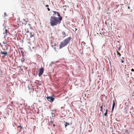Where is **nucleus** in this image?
I'll return each instance as SVG.
<instances>
[{
	"instance_id": "nucleus-36",
	"label": "nucleus",
	"mask_w": 134,
	"mask_h": 134,
	"mask_svg": "<svg viewBox=\"0 0 134 134\" xmlns=\"http://www.w3.org/2000/svg\"><path fill=\"white\" fill-rule=\"evenodd\" d=\"M58 61H59V62H59V63H60L61 62V60H58Z\"/></svg>"
},
{
	"instance_id": "nucleus-24",
	"label": "nucleus",
	"mask_w": 134,
	"mask_h": 134,
	"mask_svg": "<svg viewBox=\"0 0 134 134\" xmlns=\"http://www.w3.org/2000/svg\"><path fill=\"white\" fill-rule=\"evenodd\" d=\"M127 109H128V108H127V107H126L125 108V110H127Z\"/></svg>"
},
{
	"instance_id": "nucleus-39",
	"label": "nucleus",
	"mask_w": 134,
	"mask_h": 134,
	"mask_svg": "<svg viewBox=\"0 0 134 134\" xmlns=\"http://www.w3.org/2000/svg\"><path fill=\"white\" fill-rule=\"evenodd\" d=\"M30 29H32V27H31V26H30Z\"/></svg>"
},
{
	"instance_id": "nucleus-2",
	"label": "nucleus",
	"mask_w": 134,
	"mask_h": 134,
	"mask_svg": "<svg viewBox=\"0 0 134 134\" xmlns=\"http://www.w3.org/2000/svg\"><path fill=\"white\" fill-rule=\"evenodd\" d=\"M71 38V37H69L65 39L64 41L61 42L59 45V48L61 49L66 46L70 42Z\"/></svg>"
},
{
	"instance_id": "nucleus-52",
	"label": "nucleus",
	"mask_w": 134,
	"mask_h": 134,
	"mask_svg": "<svg viewBox=\"0 0 134 134\" xmlns=\"http://www.w3.org/2000/svg\"><path fill=\"white\" fill-rule=\"evenodd\" d=\"M34 47H32V49H34Z\"/></svg>"
},
{
	"instance_id": "nucleus-21",
	"label": "nucleus",
	"mask_w": 134,
	"mask_h": 134,
	"mask_svg": "<svg viewBox=\"0 0 134 134\" xmlns=\"http://www.w3.org/2000/svg\"><path fill=\"white\" fill-rule=\"evenodd\" d=\"M119 4H116V5L115 7H116V8H118L119 7Z\"/></svg>"
},
{
	"instance_id": "nucleus-35",
	"label": "nucleus",
	"mask_w": 134,
	"mask_h": 134,
	"mask_svg": "<svg viewBox=\"0 0 134 134\" xmlns=\"http://www.w3.org/2000/svg\"><path fill=\"white\" fill-rule=\"evenodd\" d=\"M59 62V61H58H58H56L55 62V63H58V62Z\"/></svg>"
},
{
	"instance_id": "nucleus-48",
	"label": "nucleus",
	"mask_w": 134,
	"mask_h": 134,
	"mask_svg": "<svg viewBox=\"0 0 134 134\" xmlns=\"http://www.w3.org/2000/svg\"><path fill=\"white\" fill-rule=\"evenodd\" d=\"M28 25L29 26H30L31 25L30 24H28Z\"/></svg>"
},
{
	"instance_id": "nucleus-27",
	"label": "nucleus",
	"mask_w": 134,
	"mask_h": 134,
	"mask_svg": "<svg viewBox=\"0 0 134 134\" xmlns=\"http://www.w3.org/2000/svg\"><path fill=\"white\" fill-rule=\"evenodd\" d=\"M131 71L132 72H133L134 71V69H131Z\"/></svg>"
},
{
	"instance_id": "nucleus-50",
	"label": "nucleus",
	"mask_w": 134,
	"mask_h": 134,
	"mask_svg": "<svg viewBox=\"0 0 134 134\" xmlns=\"http://www.w3.org/2000/svg\"><path fill=\"white\" fill-rule=\"evenodd\" d=\"M66 7V5H65V6H63V7Z\"/></svg>"
},
{
	"instance_id": "nucleus-14",
	"label": "nucleus",
	"mask_w": 134,
	"mask_h": 134,
	"mask_svg": "<svg viewBox=\"0 0 134 134\" xmlns=\"http://www.w3.org/2000/svg\"><path fill=\"white\" fill-rule=\"evenodd\" d=\"M21 53L22 54V57H24V52L22 51H21Z\"/></svg>"
},
{
	"instance_id": "nucleus-25",
	"label": "nucleus",
	"mask_w": 134,
	"mask_h": 134,
	"mask_svg": "<svg viewBox=\"0 0 134 134\" xmlns=\"http://www.w3.org/2000/svg\"><path fill=\"white\" fill-rule=\"evenodd\" d=\"M0 74L1 75H2V74H3V72H2V71H0Z\"/></svg>"
},
{
	"instance_id": "nucleus-58",
	"label": "nucleus",
	"mask_w": 134,
	"mask_h": 134,
	"mask_svg": "<svg viewBox=\"0 0 134 134\" xmlns=\"http://www.w3.org/2000/svg\"><path fill=\"white\" fill-rule=\"evenodd\" d=\"M104 107H105V105H104Z\"/></svg>"
},
{
	"instance_id": "nucleus-45",
	"label": "nucleus",
	"mask_w": 134,
	"mask_h": 134,
	"mask_svg": "<svg viewBox=\"0 0 134 134\" xmlns=\"http://www.w3.org/2000/svg\"><path fill=\"white\" fill-rule=\"evenodd\" d=\"M53 126H55V124H53Z\"/></svg>"
},
{
	"instance_id": "nucleus-40",
	"label": "nucleus",
	"mask_w": 134,
	"mask_h": 134,
	"mask_svg": "<svg viewBox=\"0 0 134 134\" xmlns=\"http://www.w3.org/2000/svg\"><path fill=\"white\" fill-rule=\"evenodd\" d=\"M26 32L27 33H28L29 32V31L28 30V31H27Z\"/></svg>"
},
{
	"instance_id": "nucleus-37",
	"label": "nucleus",
	"mask_w": 134,
	"mask_h": 134,
	"mask_svg": "<svg viewBox=\"0 0 134 134\" xmlns=\"http://www.w3.org/2000/svg\"><path fill=\"white\" fill-rule=\"evenodd\" d=\"M48 6H49V5H46V7H48Z\"/></svg>"
},
{
	"instance_id": "nucleus-13",
	"label": "nucleus",
	"mask_w": 134,
	"mask_h": 134,
	"mask_svg": "<svg viewBox=\"0 0 134 134\" xmlns=\"http://www.w3.org/2000/svg\"><path fill=\"white\" fill-rule=\"evenodd\" d=\"M62 34L63 36H64V37H65V36H66V34L64 31H63L62 32Z\"/></svg>"
},
{
	"instance_id": "nucleus-10",
	"label": "nucleus",
	"mask_w": 134,
	"mask_h": 134,
	"mask_svg": "<svg viewBox=\"0 0 134 134\" xmlns=\"http://www.w3.org/2000/svg\"><path fill=\"white\" fill-rule=\"evenodd\" d=\"M113 105H112V107H114L115 106V101L114 100H113Z\"/></svg>"
},
{
	"instance_id": "nucleus-33",
	"label": "nucleus",
	"mask_w": 134,
	"mask_h": 134,
	"mask_svg": "<svg viewBox=\"0 0 134 134\" xmlns=\"http://www.w3.org/2000/svg\"><path fill=\"white\" fill-rule=\"evenodd\" d=\"M47 9L49 11H50V9L48 7V8H47Z\"/></svg>"
},
{
	"instance_id": "nucleus-59",
	"label": "nucleus",
	"mask_w": 134,
	"mask_h": 134,
	"mask_svg": "<svg viewBox=\"0 0 134 134\" xmlns=\"http://www.w3.org/2000/svg\"><path fill=\"white\" fill-rule=\"evenodd\" d=\"M29 47H30V46H29ZM29 48H30V47H29Z\"/></svg>"
},
{
	"instance_id": "nucleus-47",
	"label": "nucleus",
	"mask_w": 134,
	"mask_h": 134,
	"mask_svg": "<svg viewBox=\"0 0 134 134\" xmlns=\"http://www.w3.org/2000/svg\"><path fill=\"white\" fill-rule=\"evenodd\" d=\"M24 24H25V25H26L27 24V23H24Z\"/></svg>"
},
{
	"instance_id": "nucleus-26",
	"label": "nucleus",
	"mask_w": 134,
	"mask_h": 134,
	"mask_svg": "<svg viewBox=\"0 0 134 134\" xmlns=\"http://www.w3.org/2000/svg\"><path fill=\"white\" fill-rule=\"evenodd\" d=\"M121 49V47L120 46V47L118 48V50L119 51H120V49Z\"/></svg>"
},
{
	"instance_id": "nucleus-56",
	"label": "nucleus",
	"mask_w": 134,
	"mask_h": 134,
	"mask_svg": "<svg viewBox=\"0 0 134 134\" xmlns=\"http://www.w3.org/2000/svg\"><path fill=\"white\" fill-rule=\"evenodd\" d=\"M122 58H123V59H124V58L122 57Z\"/></svg>"
},
{
	"instance_id": "nucleus-5",
	"label": "nucleus",
	"mask_w": 134,
	"mask_h": 134,
	"mask_svg": "<svg viewBox=\"0 0 134 134\" xmlns=\"http://www.w3.org/2000/svg\"><path fill=\"white\" fill-rule=\"evenodd\" d=\"M1 54L4 55V56H2V57H4L7 54L8 52L7 51H5L4 52H3L1 51Z\"/></svg>"
},
{
	"instance_id": "nucleus-32",
	"label": "nucleus",
	"mask_w": 134,
	"mask_h": 134,
	"mask_svg": "<svg viewBox=\"0 0 134 134\" xmlns=\"http://www.w3.org/2000/svg\"><path fill=\"white\" fill-rule=\"evenodd\" d=\"M108 109H106V112L108 113Z\"/></svg>"
},
{
	"instance_id": "nucleus-22",
	"label": "nucleus",
	"mask_w": 134,
	"mask_h": 134,
	"mask_svg": "<svg viewBox=\"0 0 134 134\" xmlns=\"http://www.w3.org/2000/svg\"><path fill=\"white\" fill-rule=\"evenodd\" d=\"M53 13H54V14L55 15L56 14H57V12H55V11H53Z\"/></svg>"
},
{
	"instance_id": "nucleus-34",
	"label": "nucleus",
	"mask_w": 134,
	"mask_h": 134,
	"mask_svg": "<svg viewBox=\"0 0 134 134\" xmlns=\"http://www.w3.org/2000/svg\"><path fill=\"white\" fill-rule=\"evenodd\" d=\"M121 62L122 63H124V61L123 60H122L121 61Z\"/></svg>"
},
{
	"instance_id": "nucleus-18",
	"label": "nucleus",
	"mask_w": 134,
	"mask_h": 134,
	"mask_svg": "<svg viewBox=\"0 0 134 134\" xmlns=\"http://www.w3.org/2000/svg\"><path fill=\"white\" fill-rule=\"evenodd\" d=\"M5 32L6 34H7V32H8V30H7V29H5Z\"/></svg>"
},
{
	"instance_id": "nucleus-55",
	"label": "nucleus",
	"mask_w": 134,
	"mask_h": 134,
	"mask_svg": "<svg viewBox=\"0 0 134 134\" xmlns=\"http://www.w3.org/2000/svg\"><path fill=\"white\" fill-rule=\"evenodd\" d=\"M0 45H1V43H0Z\"/></svg>"
},
{
	"instance_id": "nucleus-4",
	"label": "nucleus",
	"mask_w": 134,
	"mask_h": 134,
	"mask_svg": "<svg viewBox=\"0 0 134 134\" xmlns=\"http://www.w3.org/2000/svg\"><path fill=\"white\" fill-rule=\"evenodd\" d=\"M44 72V70L42 68L40 69L39 72L38 74V76L39 77L42 75Z\"/></svg>"
},
{
	"instance_id": "nucleus-28",
	"label": "nucleus",
	"mask_w": 134,
	"mask_h": 134,
	"mask_svg": "<svg viewBox=\"0 0 134 134\" xmlns=\"http://www.w3.org/2000/svg\"><path fill=\"white\" fill-rule=\"evenodd\" d=\"M102 107H103V104H102V106H100V109H103V108H102Z\"/></svg>"
},
{
	"instance_id": "nucleus-19",
	"label": "nucleus",
	"mask_w": 134,
	"mask_h": 134,
	"mask_svg": "<svg viewBox=\"0 0 134 134\" xmlns=\"http://www.w3.org/2000/svg\"><path fill=\"white\" fill-rule=\"evenodd\" d=\"M53 63V62H52L51 63L49 64V66H52V64Z\"/></svg>"
},
{
	"instance_id": "nucleus-30",
	"label": "nucleus",
	"mask_w": 134,
	"mask_h": 134,
	"mask_svg": "<svg viewBox=\"0 0 134 134\" xmlns=\"http://www.w3.org/2000/svg\"><path fill=\"white\" fill-rule=\"evenodd\" d=\"M4 24H3V26H4V28H6V26L4 25Z\"/></svg>"
},
{
	"instance_id": "nucleus-8",
	"label": "nucleus",
	"mask_w": 134,
	"mask_h": 134,
	"mask_svg": "<svg viewBox=\"0 0 134 134\" xmlns=\"http://www.w3.org/2000/svg\"><path fill=\"white\" fill-rule=\"evenodd\" d=\"M30 38H31L32 37H33L34 36V34L33 33L31 32L30 33Z\"/></svg>"
},
{
	"instance_id": "nucleus-6",
	"label": "nucleus",
	"mask_w": 134,
	"mask_h": 134,
	"mask_svg": "<svg viewBox=\"0 0 134 134\" xmlns=\"http://www.w3.org/2000/svg\"><path fill=\"white\" fill-rule=\"evenodd\" d=\"M71 123L70 124L69 123L66 122V123L65 124V127L66 128V126H67L68 125H71Z\"/></svg>"
},
{
	"instance_id": "nucleus-1",
	"label": "nucleus",
	"mask_w": 134,
	"mask_h": 134,
	"mask_svg": "<svg viewBox=\"0 0 134 134\" xmlns=\"http://www.w3.org/2000/svg\"><path fill=\"white\" fill-rule=\"evenodd\" d=\"M62 20V19L61 17L57 18L54 16H51L49 23L52 26H56L58 24H59Z\"/></svg>"
},
{
	"instance_id": "nucleus-3",
	"label": "nucleus",
	"mask_w": 134,
	"mask_h": 134,
	"mask_svg": "<svg viewBox=\"0 0 134 134\" xmlns=\"http://www.w3.org/2000/svg\"><path fill=\"white\" fill-rule=\"evenodd\" d=\"M46 98L47 100L51 103L53 102L55 99V98L53 97V96L47 97Z\"/></svg>"
},
{
	"instance_id": "nucleus-17",
	"label": "nucleus",
	"mask_w": 134,
	"mask_h": 134,
	"mask_svg": "<svg viewBox=\"0 0 134 134\" xmlns=\"http://www.w3.org/2000/svg\"><path fill=\"white\" fill-rule=\"evenodd\" d=\"M114 107H112L111 110V113H112L114 110Z\"/></svg>"
},
{
	"instance_id": "nucleus-12",
	"label": "nucleus",
	"mask_w": 134,
	"mask_h": 134,
	"mask_svg": "<svg viewBox=\"0 0 134 134\" xmlns=\"http://www.w3.org/2000/svg\"><path fill=\"white\" fill-rule=\"evenodd\" d=\"M116 52H117V55H119V57H120L121 55L120 53L118 51H116Z\"/></svg>"
},
{
	"instance_id": "nucleus-11",
	"label": "nucleus",
	"mask_w": 134,
	"mask_h": 134,
	"mask_svg": "<svg viewBox=\"0 0 134 134\" xmlns=\"http://www.w3.org/2000/svg\"><path fill=\"white\" fill-rule=\"evenodd\" d=\"M8 108H9L10 109H12V105H9L8 106Z\"/></svg>"
},
{
	"instance_id": "nucleus-43",
	"label": "nucleus",
	"mask_w": 134,
	"mask_h": 134,
	"mask_svg": "<svg viewBox=\"0 0 134 134\" xmlns=\"http://www.w3.org/2000/svg\"><path fill=\"white\" fill-rule=\"evenodd\" d=\"M24 21H25V22H27V21H26L25 19L24 20Z\"/></svg>"
},
{
	"instance_id": "nucleus-53",
	"label": "nucleus",
	"mask_w": 134,
	"mask_h": 134,
	"mask_svg": "<svg viewBox=\"0 0 134 134\" xmlns=\"http://www.w3.org/2000/svg\"><path fill=\"white\" fill-rule=\"evenodd\" d=\"M90 48V47H88L87 48V49H88V48Z\"/></svg>"
},
{
	"instance_id": "nucleus-7",
	"label": "nucleus",
	"mask_w": 134,
	"mask_h": 134,
	"mask_svg": "<svg viewBox=\"0 0 134 134\" xmlns=\"http://www.w3.org/2000/svg\"><path fill=\"white\" fill-rule=\"evenodd\" d=\"M57 15L59 17L58 18H60L61 17V18L62 19V16H60V14L59 12H57Z\"/></svg>"
},
{
	"instance_id": "nucleus-51",
	"label": "nucleus",
	"mask_w": 134,
	"mask_h": 134,
	"mask_svg": "<svg viewBox=\"0 0 134 134\" xmlns=\"http://www.w3.org/2000/svg\"><path fill=\"white\" fill-rule=\"evenodd\" d=\"M3 43H4V44H5V43L4 41L3 42Z\"/></svg>"
},
{
	"instance_id": "nucleus-15",
	"label": "nucleus",
	"mask_w": 134,
	"mask_h": 134,
	"mask_svg": "<svg viewBox=\"0 0 134 134\" xmlns=\"http://www.w3.org/2000/svg\"><path fill=\"white\" fill-rule=\"evenodd\" d=\"M18 128H19V127H20L21 129H22L23 128V127L21 126V125H19L18 126Z\"/></svg>"
},
{
	"instance_id": "nucleus-54",
	"label": "nucleus",
	"mask_w": 134,
	"mask_h": 134,
	"mask_svg": "<svg viewBox=\"0 0 134 134\" xmlns=\"http://www.w3.org/2000/svg\"><path fill=\"white\" fill-rule=\"evenodd\" d=\"M53 113H52V115H53Z\"/></svg>"
},
{
	"instance_id": "nucleus-41",
	"label": "nucleus",
	"mask_w": 134,
	"mask_h": 134,
	"mask_svg": "<svg viewBox=\"0 0 134 134\" xmlns=\"http://www.w3.org/2000/svg\"><path fill=\"white\" fill-rule=\"evenodd\" d=\"M128 7V9H129L130 8V7H129V6H127Z\"/></svg>"
},
{
	"instance_id": "nucleus-29",
	"label": "nucleus",
	"mask_w": 134,
	"mask_h": 134,
	"mask_svg": "<svg viewBox=\"0 0 134 134\" xmlns=\"http://www.w3.org/2000/svg\"><path fill=\"white\" fill-rule=\"evenodd\" d=\"M77 30V29L76 28L75 29V31L74 30V31H75Z\"/></svg>"
},
{
	"instance_id": "nucleus-38",
	"label": "nucleus",
	"mask_w": 134,
	"mask_h": 134,
	"mask_svg": "<svg viewBox=\"0 0 134 134\" xmlns=\"http://www.w3.org/2000/svg\"><path fill=\"white\" fill-rule=\"evenodd\" d=\"M50 122L51 123H53V121H50Z\"/></svg>"
},
{
	"instance_id": "nucleus-20",
	"label": "nucleus",
	"mask_w": 134,
	"mask_h": 134,
	"mask_svg": "<svg viewBox=\"0 0 134 134\" xmlns=\"http://www.w3.org/2000/svg\"><path fill=\"white\" fill-rule=\"evenodd\" d=\"M4 17L7 16V15L6 13L5 12L4 13Z\"/></svg>"
},
{
	"instance_id": "nucleus-49",
	"label": "nucleus",
	"mask_w": 134,
	"mask_h": 134,
	"mask_svg": "<svg viewBox=\"0 0 134 134\" xmlns=\"http://www.w3.org/2000/svg\"><path fill=\"white\" fill-rule=\"evenodd\" d=\"M53 48L55 49V47H53Z\"/></svg>"
},
{
	"instance_id": "nucleus-16",
	"label": "nucleus",
	"mask_w": 134,
	"mask_h": 134,
	"mask_svg": "<svg viewBox=\"0 0 134 134\" xmlns=\"http://www.w3.org/2000/svg\"><path fill=\"white\" fill-rule=\"evenodd\" d=\"M104 115L105 116H108V113L105 112Z\"/></svg>"
},
{
	"instance_id": "nucleus-9",
	"label": "nucleus",
	"mask_w": 134,
	"mask_h": 134,
	"mask_svg": "<svg viewBox=\"0 0 134 134\" xmlns=\"http://www.w3.org/2000/svg\"><path fill=\"white\" fill-rule=\"evenodd\" d=\"M23 58H22V59H21V61L22 63H23V62H24L25 61V59L24 58V57H22Z\"/></svg>"
},
{
	"instance_id": "nucleus-44",
	"label": "nucleus",
	"mask_w": 134,
	"mask_h": 134,
	"mask_svg": "<svg viewBox=\"0 0 134 134\" xmlns=\"http://www.w3.org/2000/svg\"><path fill=\"white\" fill-rule=\"evenodd\" d=\"M109 64L110 65H111V62L110 61H109Z\"/></svg>"
},
{
	"instance_id": "nucleus-57",
	"label": "nucleus",
	"mask_w": 134,
	"mask_h": 134,
	"mask_svg": "<svg viewBox=\"0 0 134 134\" xmlns=\"http://www.w3.org/2000/svg\"><path fill=\"white\" fill-rule=\"evenodd\" d=\"M54 46H55V44Z\"/></svg>"
},
{
	"instance_id": "nucleus-42",
	"label": "nucleus",
	"mask_w": 134,
	"mask_h": 134,
	"mask_svg": "<svg viewBox=\"0 0 134 134\" xmlns=\"http://www.w3.org/2000/svg\"><path fill=\"white\" fill-rule=\"evenodd\" d=\"M37 75V74H35V73H34V76L35 75L36 76Z\"/></svg>"
},
{
	"instance_id": "nucleus-46",
	"label": "nucleus",
	"mask_w": 134,
	"mask_h": 134,
	"mask_svg": "<svg viewBox=\"0 0 134 134\" xmlns=\"http://www.w3.org/2000/svg\"><path fill=\"white\" fill-rule=\"evenodd\" d=\"M125 131H126V132H127V131H128L127 130H126Z\"/></svg>"
},
{
	"instance_id": "nucleus-31",
	"label": "nucleus",
	"mask_w": 134,
	"mask_h": 134,
	"mask_svg": "<svg viewBox=\"0 0 134 134\" xmlns=\"http://www.w3.org/2000/svg\"><path fill=\"white\" fill-rule=\"evenodd\" d=\"M100 111L103 112V109H100Z\"/></svg>"
},
{
	"instance_id": "nucleus-23",
	"label": "nucleus",
	"mask_w": 134,
	"mask_h": 134,
	"mask_svg": "<svg viewBox=\"0 0 134 134\" xmlns=\"http://www.w3.org/2000/svg\"><path fill=\"white\" fill-rule=\"evenodd\" d=\"M85 44V43L84 42H82L81 44Z\"/></svg>"
}]
</instances>
